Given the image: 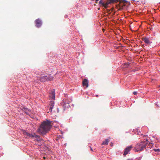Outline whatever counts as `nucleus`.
Masks as SVG:
<instances>
[{
  "label": "nucleus",
  "instance_id": "22",
  "mask_svg": "<svg viewBox=\"0 0 160 160\" xmlns=\"http://www.w3.org/2000/svg\"><path fill=\"white\" fill-rule=\"evenodd\" d=\"M57 111H58V112H59V110H58V109L57 110Z\"/></svg>",
  "mask_w": 160,
  "mask_h": 160
},
{
  "label": "nucleus",
  "instance_id": "4",
  "mask_svg": "<svg viewBox=\"0 0 160 160\" xmlns=\"http://www.w3.org/2000/svg\"><path fill=\"white\" fill-rule=\"evenodd\" d=\"M53 79V78L51 76H45L42 77L40 79L41 81L45 82V81H51Z\"/></svg>",
  "mask_w": 160,
  "mask_h": 160
},
{
  "label": "nucleus",
  "instance_id": "7",
  "mask_svg": "<svg viewBox=\"0 0 160 160\" xmlns=\"http://www.w3.org/2000/svg\"><path fill=\"white\" fill-rule=\"evenodd\" d=\"M60 104L62 105V107L64 109L68 108L70 107L69 103L68 102H65L64 101H63L60 103Z\"/></svg>",
  "mask_w": 160,
  "mask_h": 160
},
{
  "label": "nucleus",
  "instance_id": "23",
  "mask_svg": "<svg viewBox=\"0 0 160 160\" xmlns=\"http://www.w3.org/2000/svg\"><path fill=\"white\" fill-rule=\"evenodd\" d=\"M44 159H45V157H44Z\"/></svg>",
  "mask_w": 160,
  "mask_h": 160
},
{
  "label": "nucleus",
  "instance_id": "18",
  "mask_svg": "<svg viewBox=\"0 0 160 160\" xmlns=\"http://www.w3.org/2000/svg\"><path fill=\"white\" fill-rule=\"evenodd\" d=\"M92 1H96V2L97 1H98L99 0H92Z\"/></svg>",
  "mask_w": 160,
  "mask_h": 160
},
{
  "label": "nucleus",
  "instance_id": "20",
  "mask_svg": "<svg viewBox=\"0 0 160 160\" xmlns=\"http://www.w3.org/2000/svg\"><path fill=\"white\" fill-rule=\"evenodd\" d=\"M90 148H91V150L92 151V148H91V147H90Z\"/></svg>",
  "mask_w": 160,
  "mask_h": 160
},
{
  "label": "nucleus",
  "instance_id": "12",
  "mask_svg": "<svg viewBox=\"0 0 160 160\" xmlns=\"http://www.w3.org/2000/svg\"><path fill=\"white\" fill-rule=\"evenodd\" d=\"M51 99H54L55 98V93L54 91H52V93L49 96Z\"/></svg>",
  "mask_w": 160,
  "mask_h": 160
},
{
  "label": "nucleus",
  "instance_id": "21",
  "mask_svg": "<svg viewBox=\"0 0 160 160\" xmlns=\"http://www.w3.org/2000/svg\"><path fill=\"white\" fill-rule=\"evenodd\" d=\"M67 17V15H66L65 16V17L66 18V17Z\"/></svg>",
  "mask_w": 160,
  "mask_h": 160
},
{
  "label": "nucleus",
  "instance_id": "10",
  "mask_svg": "<svg viewBox=\"0 0 160 160\" xmlns=\"http://www.w3.org/2000/svg\"><path fill=\"white\" fill-rule=\"evenodd\" d=\"M54 105V102L53 101H51L50 102L49 104V110L50 112H52V109L53 108V106Z\"/></svg>",
  "mask_w": 160,
  "mask_h": 160
},
{
  "label": "nucleus",
  "instance_id": "6",
  "mask_svg": "<svg viewBox=\"0 0 160 160\" xmlns=\"http://www.w3.org/2000/svg\"><path fill=\"white\" fill-rule=\"evenodd\" d=\"M110 1H103L102 0H101L99 1V4H101L103 5L105 8L108 7V4L110 3Z\"/></svg>",
  "mask_w": 160,
  "mask_h": 160
},
{
  "label": "nucleus",
  "instance_id": "19",
  "mask_svg": "<svg viewBox=\"0 0 160 160\" xmlns=\"http://www.w3.org/2000/svg\"><path fill=\"white\" fill-rule=\"evenodd\" d=\"M127 160H133L132 159H128Z\"/></svg>",
  "mask_w": 160,
  "mask_h": 160
},
{
  "label": "nucleus",
  "instance_id": "2",
  "mask_svg": "<svg viewBox=\"0 0 160 160\" xmlns=\"http://www.w3.org/2000/svg\"><path fill=\"white\" fill-rule=\"evenodd\" d=\"M147 142V141H144L141 142L140 143L137 144L135 147L136 151L138 152L143 150L146 147Z\"/></svg>",
  "mask_w": 160,
  "mask_h": 160
},
{
  "label": "nucleus",
  "instance_id": "14",
  "mask_svg": "<svg viewBox=\"0 0 160 160\" xmlns=\"http://www.w3.org/2000/svg\"><path fill=\"white\" fill-rule=\"evenodd\" d=\"M154 150L155 152H158L160 151V150L159 149H154Z\"/></svg>",
  "mask_w": 160,
  "mask_h": 160
},
{
  "label": "nucleus",
  "instance_id": "9",
  "mask_svg": "<svg viewBox=\"0 0 160 160\" xmlns=\"http://www.w3.org/2000/svg\"><path fill=\"white\" fill-rule=\"evenodd\" d=\"M36 26L38 28L40 27L42 25V22L41 20L39 19H37L35 20Z\"/></svg>",
  "mask_w": 160,
  "mask_h": 160
},
{
  "label": "nucleus",
  "instance_id": "1",
  "mask_svg": "<svg viewBox=\"0 0 160 160\" xmlns=\"http://www.w3.org/2000/svg\"><path fill=\"white\" fill-rule=\"evenodd\" d=\"M50 122V121L47 120L43 122L40 126L38 132L42 134L46 133L51 127Z\"/></svg>",
  "mask_w": 160,
  "mask_h": 160
},
{
  "label": "nucleus",
  "instance_id": "16",
  "mask_svg": "<svg viewBox=\"0 0 160 160\" xmlns=\"http://www.w3.org/2000/svg\"><path fill=\"white\" fill-rule=\"evenodd\" d=\"M113 143L112 142H111V144H110V146H113Z\"/></svg>",
  "mask_w": 160,
  "mask_h": 160
},
{
  "label": "nucleus",
  "instance_id": "3",
  "mask_svg": "<svg viewBox=\"0 0 160 160\" xmlns=\"http://www.w3.org/2000/svg\"><path fill=\"white\" fill-rule=\"evenodd\" d=\"M23 133L28 138H35L36 139L35 140L39 141L40 140L39 136L36 135L35 133H34L33 134H30L29 133L25 131H23Z\"/></svg>",
  "mask_w": 160,
  "mask_h": 160
},
{
  "label": "nucleus",
  "instance_id": "15",
  "mask_svg": "<svg viewBox=\"0 0 160 160\" xmlns=\"http://www.w3.org/2000/svg\"><path fill=\"white\" fill-rule=\"evenodd\" d=\"M133 94H134V95H136V94H137V92H136V91L134 92H133Z\"/></svg>",
  "mask_w": 160,
  "mask_h": 160
},
{
  "label": "nucleus",
  "instance_id": "5",
  "mask_svg": "<svg viewBox=\"0 0 160 160\" xmlns=\"http://www.w3.org/2000/svg\"><path fill=\"white\" fill-rule=\"evenodd\" d=\"M132 148V145L127 147L125 149L123 155L125 156L130 151Z\"/></svg>",
  "mask_w": 160,
  "mask_h": 160
},
{
  "label": "nucleus",
  "instance_id": "13",
  "mask_svg": "<svg viewBox=\"0 0 160 160\" xmlns=\"http://www.w3.org/2000/svg\"><path fill=\"white\" fill-rule=\"evenodd\" d=\"M109 142V140L108 139H106L104 141H103L102 143V145H107L108 144Z\"/></svg>",
  "mask_w": 160,
  "mask_h": 160
},
{
  "label": "nucleus",
  "instance_id": "8",
  "mask_svg": "<svg viewBox=\"0 0 160 160\" xmlns=\"http://www.w3.org/2000/svg\"><path fill=\"white\" fill-rule=\"evenodd\" d=\"M142 40L147 45H150L152 43V42H150L149 38L147 37L143 38Z\"/></svg>",
  "mask_w": 160,
  "mask_h": 160
},
{
  "label": "nucleus",
  "instance_id": "11",
  "mask_svg": "<svg viewBox=\"0 0 160 160\" xmlns=\"http://www.w3.org/2000/svg\"><path fill=\"white\" fill-rule=\"evenodd\" d=\"M88 81L87 79H85L82 82V85L83 87L87 88L88 87Z\"/></svg>",
  "mask_w": 160,
  "mask_h": 160
},
{
  "label": "nucleus",
  "instance_id": "17",
  "mask_svg": "<svg viewBox=\"0 0 160 160\" xmlns=\"http://www.w3.org/2000/svg\"><path fill=\"white\" fill-rule=\"evenodd\" d=\"M137 159L138 160H140L141 159V157H139V158H137Z\"/></svg>",
  "mask_w": 160,
  "mask_h": 160
}]
</instances>
